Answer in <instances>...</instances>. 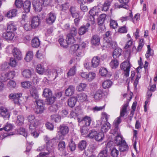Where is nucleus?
I'll return each instance as SVG.
<instances>
[{"label": "nucleus", "mask_w": 157, "mask_h": 157, "mask_svg": "<svg viewBox=\"0 0 157 157\" xmlns=\"http://www.w3.org/2000/svg\"><path fill=\"white\" fill-rule=\"evenodd\" d=\"M45 140L46 142V150L49 153H51V155L54 154V149L56 144V138L50 139L46 136Z\"/></svg>", "instance_id": "1"}, {"label": "nucleus", "mask_w": 157, "mask_h": 157, "mask_svg": "<svg viewBox=\"0 0 157 157\" xmlns=\"http://www.w3.org/2000/svg\"><path fill=\"white\" fill-rule=\"evenodd\" d=\"M104 134L102 132H98L94 130H91L86 137L90 138H93L96 141H101L103 138Z\"/></svg>", "instance_id": "2"}, {"label": "nucleus", "mask_w": 157, "mask_h": 157, "mask_svg": "<svg viewBox=\"0 0 157 157\" xmlns=\"http://www.w3.org/2000/svg\"><path fill=\"white\" fill-rule=\"evenodd\" d=\"M29 122L30 123V129H35L40 124L39 120L36 119L33 115H30L27 117Z\"/></svg>", "instance_id": "3"}, {"label": "nucleus", "mask_w": 157, "mask_h": 157, "mask_svg": "<svg viewBox=\"0 0 157 157\" xmlns=\"http://www.w3.org/2000/svg\"><path fill=\"white\" fill-rule=\"evenodd\" d=\"M128 105L125 104L122 107L120 110V116L116 119L114 122V124L118 125L121 121V117H123L127 113V108Z\"/></svg>", "instance_id": "4"}, {"label": "nucleus", "mask_w": 157, "mask_h": 157, "mask_svg": "<svg viewBox=\"0 0 157 157\" xmlns=\"http://www.w3.org/2000/svg\"><path fill=\"white\" fill-rule=\"evenodd\" d=\"M80 75L82 78H85L88 81L90 82L94 78L96 74L93 72H90L89 73L82 72L80 73Z\"/></svg>", "instance_id": "5"}, {"label": "nucleus", "mask_w": 157, "mask_h": 157, "mask_svg": "<svg viewBox=\"0 0 157 157\" xmlns=\"http://www.w3.org/2000/svg\"><path fill=\"white\" fill-rule=\"evenodd\" d=\"M21 93L10 94L9 96V98L13 99L15 104L20 105L21 104L19 98L21 96Z\"/></svg>", "instance_id": "6"}, {"label": "nucleus", "mask_w": 157, "mask_h": 157, "mask_svg": "<svg viewBox=\"0 0 157 157\" xmlns=\"http://www.w3.org/2000/svg\"><path fill=\"white\" fill-rule=\"evenodd\" d=\"M68 131L69 129L68 127L64 125H60L59 132V139H63L64 136L68 133Z\"/></svg>", "instance_id": "7"}, {"label": "nucleus", "mask_w": 157, "mask_h": 157, "mask_svg": "<svg viewBox=\"0 0 157 157\" xmlns=\"http://www.w3.org/2000/svg\"><path fill=\"white\" fill-rule=\"evenodd\" d=\"M48 72L50 75H52L55 76V79L58 75H61L63 73V70L61 68L57 67L56 69H52L48 70Z\"/></svg>", "instance_id": "8"}, {"label": "nucleus", "mask_w": 157, "mask_h": 157, "mask_svg": "<svg viewBox=\"0 0 157 157\" xmlns=\"http://www.w3.org/2000/svg\"><path fill=\"white\" fill-rule=\"evenodd\" d=\"M56 18V16L55 14L51 12L47 15L46 18V22L49 25H52L54 23Z\"/></svg>", "instance_id": "9"}, {"label": "nucleus", "mask_w": 157, "mask_h": 157, "mask_svg": "<svg viewBox=\"0 0 157 157\" xmlns=\"http://www.w3.org/2000/svg\"><path fill=\"white\" fill-rule=\"evenodd\" d=\"M31 27L33 28L37 27L40 24V21L39 17L38 16L33 17L31 20Z\"/></svg>", "instance_id": "10"}, {"label": "nucleus", "mask_w": 157, "mask_h": 157, "mask_svg": "<svg viewBox=\"0 0 157 157\" xmlns=\"http://www.w3.org/2000/svg\"><path fill=\"white\" fill-rule=\"evenodd\" d=\"M33 5L34 9L36 11L40 12L41 10L43 7V3L41 1L33 0Z\"/></svg>", "instance_id": "11"}, {"label": "nucleus", "mask_w": 157, "mask_h": 157, "mask_svg": "<svg viewBox=\"0 0 157 157\" xmlns=\"http://www.w3.org/2000/svg\"><path fill=\"white\" fill-rule=\"evenodd\" d=\"M118 1L121 4L119 5L118 3H115V6L116 8H123L126 9H128V6L127 4L128 3L129 0H118Z\"/></svg>", "instance_id": "12"}, {"label": "nucleus", "mask_w": 157, "mask_h": 157, "mask_svg": "<svg viewBox=\"0 0 157 157\" xmlns=\"http://www.w3.org/2000/svg\"><path fill=\"white\" fill-rule=\"evenodd\" d=\"M12 53L14 56L17 60L21 59L22 58V55L19 49L16 48H14L13 49Z\"/></svg>", "instance_id": "13"}, {"label": "nucleus", "mask_w": 157, "mask_h": 157, "mask_svg": "<svg viewBox=\"0 0 157 157\" xmlns=\"http://www.w3.org/2000/svg\"><path fill=\"white\" fill-rule=\"evenodd\" d=\"M21 73L22 76L25 78H29L32 75V71L29 69H25L21 70Z\"/></svg>", "instance_id": "14"}, {"label": "nucleus", "mask_w": 157, "mask_h": 157, "mask_svg": "<svg viewBox=\"0 0 157 157\" xmlns=\"http://www.w3.org/2000/svg\"><path fill=\"white\" fill-rule=\"evenodd\" d=\"M101 125V131L102 132H105L110 128L111 125L108 122H103L102 121Z\"/></svg>", "instance_id": "15"}, {"label": "nucleus", "mask_w": 157, "mask_h": 157, "mask_svg": "<svg viewBox=\"0 0 157 157\" xmlns=\"http://www.w3.org/2000/svg\"><path fill=\"white\" fill-rule=\"evenodd\" d=\"M0 114L5 119L9 118L10 116L9 112L6 109L2 107H0Z\"/></svg>", "instance_id": "16"}, {"label": "nucleus", "mask_w": 157, "mask_h": 157, "mask_svg": "<svg viewBox=\"0 0 157 157\" xmlns=\"http://www.w3.org/2000/svg\"><path fill=\"white\" fill-rule=\"evenodd\" d=\"M100 63V58L98 56H94L91 60V67L93 68H96L98 67Z\"/></svg>", "instance_id": "17"}, {"label": "nucleus", "mask_w": 157, "mask_h": 157, "mask_svg": "<svg viewBox=\"0 0 157 157\" xmlns=\"http://www.w3.org/2000/svg\"><path fill=\"white\" fill-rule=\"evenodd\" d=\"M103 94V91L101 89L98 90L94 95V98L95 100H99L102 99Z\"/></svg>", "instance_id": "18"}, {"label": "nucleus", "mask_w": 157, "mask_h": 157, "mask_svg": "<svg viewBox=\"0 0 157 157\" xmlns=\"http://www.w3.org/2000/svg\"><path fill=\"white\" fill-rule=\"evenodd\" d=\"M75 91V87L72 85H70L65 90V94L67 96H71L73 94Z\"/></svg>", "instance_id": "19"}, {"label": "nucleus", "mask_w": 157, "mask_h": 157, "mask_svg": "<svg viewBox=\"0 0 157 157\" xmlns=\"http://www.w3.org/2000/svg\"><path fill=\"white\" fill-rule=\"evenodd\" d=\"M91 42V44L94 45H98L100 43V38L97 35H95L92 36Z\"/></svg>", "instance_id": "20"}, {"label": "nucleus", "mask_w": 157, "mask_h": 157, "mask_svg": "<svg viewBox=\"0 0 157 157\" xmlns=\"http://www.w3.org/2000/svg\"><path fill=\"white\" fill-rule=\"evenodd\" d=\"M14 34L13 33L11 32H7L3 33L2 37L7 40H12L13 39Z\"/></svg>", "instance_id": "21"}, {"label": "nucleus", "mask_w": 157, "mask_h": 157, "mask_svg": "<svg viewBox=\"0 0 157 157\" xmlns=\"http://www.w3.org/2000/svg\"><path fill=\"white\" fill-rule=\"evenodd\" d=\"M75 36H73L71 34H68L66 38L67 44L69 45L74 43L75 41Z\"/></svg>", "instance_id": "22"}, {"label": "nucleus", "mask_w": 157, "mask_h": 157, "mask_svg": "<svg viewBox=\"0 0 157 157\" xmlns=\"http://www.w3.org/2000/svg\"><path fill=\"white\" fill-rule=\"evenodd\" d=\"M31 3L29 1H25L23 4V8L25 12L28 13L30 11Z\"/></svg>", "instance_id": "23"}, {"label": "nucleus", "mask_w": 157, "mask_h": 157, "mask_svg": "<svg viewBox=\"0 0 157 157\" xmlns=\"http://www.w3.org/2000/svg\"><path fill=\"white\" fill-rule=\"evenodd\" d=\"M17 13V10L16 9H13L9 11L7 13L6 16L9 18H12L16 16Z\"/></svg>", "instance_id": "24"}, {"label": "nucleus", "mask_w": 157, "mask_h": 157, "mask_svg": "<svg viewBox=\"0 0 157 157\" xmlns=\"http://www.w3.org/2000/svg\"><path fill=\"white\" fill-rule=\"evenodd\" d=\"M77 99L74 97L69 98L68 100V105L71 107L75 106L77 101Z\"/></svg>", "instance_id": "25"}, {"label": "nucleus", "mask_w": 157, "mask_h": 157, "mask_svg": "<svg viewBox=\"0 0 157 157\" xmlns=\"http://www.w3.org/2000/svg\"><path fill=\"white\" fill-rule=\"evenodd\" d=\"M30 94L34 98L37 100L39 97L37 91L35 87L33 88L30 90Z\"/></svg>", "instance_id": "26"}, {"label": "nucleus", "mask_w": 157, "mask_h": 157, "mask_svg": "<svg viewBox=\"0 0 157 157\" xmlns=\"http://www.w3.org/2000/svg\"><path fill=\"white\" fill-rule=\"evenodd\" d=\"M119 145V150L121 152L125 151L128 149V146L125 141H124L123 143Z\"/></svg>", "instance_id": "27"}, {"label": "nucleus", "mask_w": 157, "mask_h": 157, "mask_svg": "<svg viewBox=\"0 0 157 157\" xmlns=\"http://www.w3.org/2000/svg\"><path fill=\"white\" fill-rule=\"evenodd\" d=\"M111 3V2L109 0H107L105 1L102 7H101V10L102 11H106L108 10Z\"/></svg>", "instance_id": "28"}, {"label": "nucleus", "mask_w": 157, "mask_h": 157, "mask_svg": "<svg viewBox=\"0 0 157 157\" xmlns=\"http://www.w3.org/2000/svg\"><path fill=\"white\" fill-rule=\"evenodd\" d=\"M87 143L86 141L85 140H82L79 143L78 148L79 150L82 151L85 149Z\"/></svg>", "instance_id": "29"}, {"label": "nucleus", "mask_w": 157, "mask_h": 157, "mask_svg": "<svg viewBox=\"0 0 157 157\" xmlns=\"http://www.w3.org/2000/svg\"><path fill=\"white\" fill-rule=\"evenodd\" d=\"M121 69L123 70L130 69L131 67L130 63L129 61H125L122 63L121 65Z\"/></svg>", "instance_id": "30"}, {"label": "nucleus", "mask_w": 157, "mask_h": 157, "mask_svg": "<svg viewBox=\"0 0 157 157\" xmlns=\"http://www.w3.org/2000/svg\"><path fill=\"white\" fill-rule=\"evenodd\" d=\"M92 120L91 118L87 116H85L82 119V123L85 124L86 126H88L90 125Z\"/></svg>", "instance_id": "31"}, {"label": "nucleus", "mask_w": 157, "mask_h": 157, "mask_svg": "<svg viewBox=\"0 0 157 157\" xmlns=\"http://www.w3.org/2000/svg\"><path fill=\"white\" fill-rule=\"evenodd\" d=\"M70 11L73 17H79V13L78 11H76L74 7H71L70 9Z\"/></svg>", "instance_id": "32"}, {"label": "nucleus", "mask_w": 157, "mask_h": 157, "mask_svg": "<svg viewBox=\"0 0 157 157\" xmlns=\"http://www.w3.org/2000/svg\"><path fill=\"white\" fill-rule=\"evenodd\" d=\"M40 44V41L39 39L37 37L34 38L32 40L31 44L33 47H38L39 46Z\"/></svg>", "instance_id": "33"}, {"label": "nucleus", "mask_w": 157, "mask_h": 157, "mask_svg": "<svg viewBox=\"0 0 157 157\" xmlns=\"http://www.w3.org/2000/svg\"><path fill=\"white\" fill-rule=\"evenodd\" d=\"M33 57V52L32 51H29L26 53L25 59L27 62H28L32 60Z\"/></svg>", "instance_id": "34"}, {"label": "nucleus", "mask_w": 157, "mask_h": 157, "mask_svg": "<svg viewBox=\"0 0 157 157\" xmlns=\"http://www.w3.org/2000/svg\"><path fill=\"white\" fill-rule=\"evenodd\" d=\"M17 29V27L13 23L10 22L7 26V30L10 32H13L15 31Z\"/></svg>", "instance_id": "35"}, {"label": "nucleus", "mask_w": 157, "mask_h": 157, "mask_svg": "<svg viewBox=\"0 0 157 157\" xmlns=\"http://www.w3.org/2000/svg\"><path fill=\"white\" fill-rule=\"evenodd\" d=\"M66 145L64 141L59 142L58 145V149L59 151L64 152L65 151Z\"/></svg>", "instance_id": "36"}, {"label": "nucleus", "mask_w": 157, "mask_h": 157, "mask_svg": "<svg viewBox=\"0 0 157 157\" xmlns=\"http://www.w3.org/2000/svg\"><path fill=\"white\" fill-rule=\"evenodd\" d=\"M36 71L39 74L42 75L44 72V68L41 64H38L36 67Z\"/></svg>", "instance_id": "37"}, {"label": "nucleus", "mask_w": 157, "mask_h": 157, "mask_svg": "<svg viewBox=\"0 0 157 157\" xmlns=\"http://www.w3.org/2000/svg\"><path fill=\"white\" fill-rule=\"evenodd\" d=\"M112 84V82L110 80L104 81L102 83V86L104 89L110 87Z\"/></svg>", "instance_id": "38"}, {"label": "nucleus", "mask_w": 157, "mask_h": 157, "mask_svg": "<svg viewBox=\"0 0 157 157\" xmlns=\"http://www.w3.org/2000/svg\"><path fill=\"white\" fill-rule=\"evenodd\" d=\"M87 98V95L84 93H81L77 95V99L80 101L81 102H82L85 101Z\"/></svg>", "instance_id": "39"}, {"label": "nucleus", "mask_w": 157, "mask_h": 157, "mask_svg": "<svg viewBox=\"0 0 157 157\" xmlns=\"http://www.w3.org/2000/svg\"><path fill=\"white\" fill-rule=\"evenodd\" d=\"M87 85V84L85 83H80L77 86L76 89L77 91L79 92L83 91L84 90Z\"/></svg>", "instance_id": "40"}, {"label": "nucleus", "mask_w": 157, "mask_h": 157, "mask_svg": "<svg viewBox=\"0 0 157 157\" xmlns=\"http://www.w3.org/2000/svg\"><path fill=\"white\" fill-rule=\"evenodd\" d=\"M43 95L44 97L47 98L52 96V92L49 89L45 88L44 90Z\"/></svg>", "instance_id": "41"}, {"label": "nucleus", "mask_w": 157, "mask_h": 157, "mask_svg": "<svg viewBox=\"0 0 157 157\" xmlns=\"http://www.w3.org/2000/svg\"><path fill=\"white\" fill-rule=\"evenodd\" d=\"M110 67L112 68H116L119 65L118 61L115 59H112L109 63Z\"/></svg>", "instance_id": "42"}, {"label": "nucleus", "mask_w": 157, "mask_h": 157, "mask_svg": "<svg viewBox=\"0 0 157 157\" xmlns=\"http://www.w3.org/2000/svg\"><path fill=\"white\" fill-rule=\"evenodd\" d=\"M125 140H123L122 137L118 135L116 136L114 142L117 145H119L121 144Z\"/></svg>", "instance_id": "43"}, {"label": "nucleus", "mask_w": 157, "mask_h": 157, "mask_svg": "<svg viewBox=\"0 0 157 157\" xmlns=\"http://www.w3.org/2000/svg\"><path fill=\"white\" fill-rule=\"evenodd\" d=\"M122 50L121 49H117L114 50L113 54V56L114 59L118 57L121 55Z\"/></svg>", "instance_id": "44"}, {"label": "nucleus", "mask_w": 157, "mask_h": 157, "mask_svg": "<svg viewBox=\"0 0 157 157\" xmlns=\"http://www.w3.org/2000/svg\"><path fill=\"white\" fill-rule=\"evenodd\" d=\"M24 118L22 115H18L16 121L17 124L19 126L22 125L24 123Z\"/></svg>", "instance_id": "45"}, {"label": "nucleus", "mask_w": 157, "mask_h": 157, "mask_svg": "<svg viewBox=\"0 0 157 157\" xmlns=\"http://www.w3.org/2000/svg\"><path fill=\"white\" fill-rule=\"evenodd\" d=\"M106 18V15L105 14H102L100 15L98 19V24L100 25H102L105 20Z\"/></svg>", "instance_id": "46"}, {"label": "nucleus", "mask_w": 157, "mask_h": 157, "mask_svg": "<svg viewBox=\"0 0 157 157\" xmlns=\"http://www.w3.org/2000/svg\"><path fill=\"white\" fill-rule=\"evenodd\" d=\"M21 84L23 88L26 89L30 88L32 86L31 82L29 81L21 82Z\"/></svg>", "instance_id": "47"}, {"label": "nucleus", "mask_w": 157, "mask_h": 157, "mask_svg": "<svg viewBox=\"0 0 157 157\" xmlns=\"http://www.w3.org/2000/svg\"><path fill=\"white\" fill-rule=\"evenodd\" d=\"M76 69L75 67H73L68 71L67 73V77H69L74 75L76 73Z\"/></svg>", "instance_id": "48"}, {"label": "nucleus", "mask_w": 157, "mask_h": 157, "mask_svg": "<svg viewBox=\"0 0 157 157\" xmlns=\"http://www.w3.org/2000/svg\"><path fill=\"white\" fill-rule=\"evenodd\" d=\"M7 73L3 71V72H0V79L4 81H6L8 79Z\"/></svg>", "instance_id": "49"}, {"label": "nucleus", "mask_w": 157, "mask_h": 157, "mask_svg": "<svg viewBox=\"0 0 157 157\" xmlns=\"http://www.w3.org/2000/svg\"><path fill=\"white\" fill-rule=\"evenodd\" d=\"M68 146L69 149L71 151H74L76 148V145L72 140H71L70 142L69 143Z\"/></svg>", "instance_id": "50"}, {"label": "nucleus", "mask_w": 157, "mask_h": 157, "mask_svg": "<svg viewBox=\"0 0 157 157\" xmlns=\"http://www.w3.org/2000/svg\"><path fill=\"white\" fill-rule=\"evenodd\" d=\"M45 109L44 107H36L35 109V113L36 114H41L43 113Z\"/></svg>", "instance_id": "51"}, {"label": "nucleus", "mask_w": 157, "mask_h": 157, "mask_svg": "<svg viewBox=\"0 0 157 157\" xmlns=\"http://www.w3.org/2000/svg\"><path fill=\"white\" fill-rule=\"evenodd\" d=\"M89 129L87 126H83L80 128V132L82 135H86Z\"/></svg>", "instance_id": "52"}, {"label": "nucleus", "mask_w": 157, "mask_h": 157, "mask_svg": "<svg viewBox=\"0 0 157 157\" xmlns=\"http://www.w3.org/2000/svg\"><path fill=\"white\" fill-rule=\"evenodd\" d=\"M56 100L55 96H50L47 98V103L48 104H52Z\"/></svg>", "instance_id": "53"}, {"label": "nucleus", "mask_w": 157, "mask_h": 157, "mask_svg": "<svg viewBox=\"0 0 157 157\" xmlns=\"http://www.w3.org/2000/svg\"><path fill=\"white\" fill-rule=\"evenodd\" d=\"M99 73L102 76H106L108 73L107 69L104 67H101L99 70Z\"/></svg>", "instance_id": "54"}, {"label": "nucleus", "mask_w": 157, "mask_h": 157, "mask_svg": "<svg viewBox=\"0 0 157 157\" xmlns=\"http://www.w3.org/2000/svg\"><path fill=\"white\" fill-rule=\"evenodd\" d=\"M51 119L52 121L56 122H59L60 121L61 117L58 115H53L51 116Z\"/></svg>", "instance_id": "55"}, {"label": "nucleus", "mask_w": 157, "mask_h": 157, "mask_svg": "<svg viewBox=\"0 0 157 157\" xmlns=\"http://www.w3.org/2000/svg\"><path fill=\"white\" fill-rule=\"evenodd\" d=\"M132 12H131L129 14V16L121 17L120 18V20H121V22H123L124 21H127L128 20L130 19L131 18L132 19Z\"/></svg>", "instance_id": "56"}, {"label": "nucleus", "mask_w": 157, "mask_h": 157, "mask_svg": "<svg viewBox=\"0 0 157 157\" xmlns=\"http://www.w3.org/2000/svg\"><path fill=\"white\" fill-rule=\"evenodd\" d=\"M13 126L12 125L10 124L7 123L4 127L0 128V131L4 129L5 131H8L11 130Z\"/></svg>", "instance_id": "57"}, {"label": "nucleus", "mask_w": 157, "mask_h": 157, "mask_svg": "<svg viewBox=\"0 0 157 157\" xmlns=\"http://www.w3.org/2000/svg\"><path fill=\"white\" fill-rule=\"evenodd\" d=\"M71 51L75 52L78 51H79L80 49L79 45L76 44L71 46Z\"/></svg>", "instance_id": "58"}, {"label": "nucleus", "mask_w": 157, "mask_h": 157, "mask_svg": "<svg viewBox=\"0 0 157 157\" xmlns=\"http://www.w3.org/2000/svg\"><path fill=\"white\" fill-rule=\"evenodd\" d=\"M87 31V29L85 28V26H83L79 28L78 31V33L80 35H82L84 34Z\"/></svg>", "instance_id": "59"}, {"label": "nucleus", "mask_w": 157, "mask_h": 157, "mask_svg": "<svg viewBox=\"0 0 157 157\" xmlns=\"http://www.w3.org/2000/svg\"><path fill=\"white\" fill-rule=\"evenodd\" d=\"M118 151L115 148H113L111 150V154L113 157H117L118 155Z\"/></svg>", "instance_id": "60"}, {"label": "nucleus", "mask_w": 157, "mask_h": 157, "mask_svg": "<svg viewBox=\"0 0 157 157\" xmlns=\"http://www.w3.org/2000/svg\"><path fill=\"white\" fill-rule=\"evenodd\" d=\"M36 107H44V104L42 100L40 99L36 100Z\"/></svg>", "instance_id": "61"}, {"label": "nucleus", "mask_w": 157, "mask_h": 157, "mask_svg": "<svg viewBox=\"0 0 157 157\" xmlns=\"http://www.w3.org/2000/svg\"><path fill=\"white\" fill-rule=\"evenodd\" d=\"M107 151L105 149L100 152L98 155V157H107Z\"/></svg>", "instance_id": "62"}, {"label": "nucleus", "mask_w": 157, "mask_h": 157, "mask_svg": "<svg viewBox=\"0 0 157 157\" xmlns=\"http://www.w3.org/2000/svg\"><path fill=\"white\" fill-rule=\"evenodd\" d=\"M101 119L104 120V122H108V119L109 115H108L106 113L103 112L101 113Z\"/></svg>", "instance_id": "63"}, {"label": "nucleus", "mask_w": 157, "mask_h": 157, "mask_svg": "<svg viewBox=\"0 0 157 157\" xmlns=\"http://www.w3.org/2000/svg\"><path fill=\"white\" fill-rule=\"evenodd\" d=\"M8 79L13 78L15 75V72L14 71H10L7 73Z\"/></svg>", "instance_id": "64"}]
</instances>
